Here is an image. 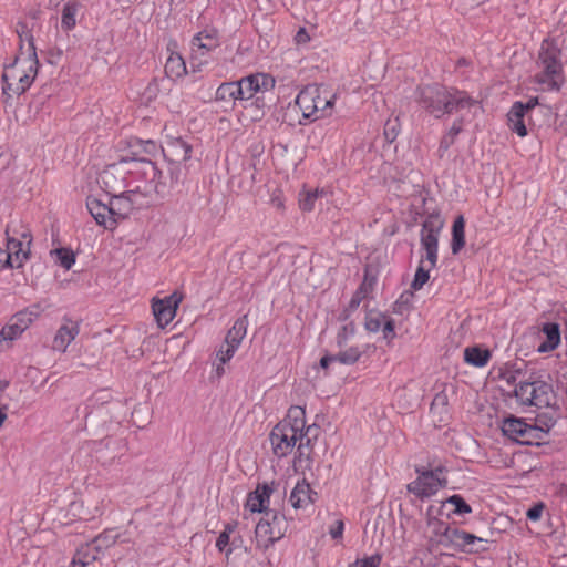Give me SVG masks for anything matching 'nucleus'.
Instances as JSON below:
<instances>
[{
    "instance_id": "nucleus-10",
    "label": "nucleus",
    "mask_w": 567,
    "mask_h": 567,
    "mask_svg": "<svg viewBox=\"0 0 567 567\" xmlns=\"http://www.w3.org/2000/svg\"><path fill=\"white\" fill-rule=\"evenodd\" d=\"M419 476L408 485V491L420 498L434 495L440 488L446 485V478L442 476L444 468L437 466L431 471L416 470Z\"/></svg>"
},
{
    "instance_id": "nucleus-43",
    "label": "nucleus",
    "mask_w": 567,
    "mask_h": 567,
    "mask_svg": "<svg viewBox=\"0 0 567 567\" xmlns=\"http://www.w3.org/2000/svg\"><path fill=\"white\" fill-rule=\"evenodd\" d=\"M381 564L380 555H372L362 559H357L349 567H379Z\"/></svg>"
},
{
    "instance_id": "nucleus-20",
    "label": "nucleus",
    "mask_w": 567,
    "mask_h": 567,
    "mask_svg": "<svg viewBox=\"0 0 567 567\" xmlns=\"http://www.w3.org/2000/svg\"><path fill=\"white\" fill-rule=\"evenodd\" d=\"M80 329L76 322L65 319L64 323L58 329L52 348L53 350L65 352L71 342L79 334Z\"/></svg>"
},
{
    "instance_id": "nucleus-54",
    "label": "nucleus",
    "mask_w": 567,
    "mask_h": 567,
    "mask_svg": "<svg viewBox=\"0 0 567 567\" xmlns=\"http://www.w3.org/2000/svg\"><path fill=\"white\" fill-rule=\"evenodd\" d=\"M236 527H237V522L227 524L221 533H227V535L230 536L234 533V530L236 529Z\"/></svg>"
},
{
    "instance_id": "nucleus-41",
    "label": "nucleus",
    "mask_w": 567,
    "mask_h": 567,
    "mask_svg": "<svg viewBox=\"0 0 567 567\" xmlns=\"http://www.w3.org/2000/svg\"><path fill=\"white\" fill-rule=\"evenodd\" d=\"M386 316L382 313H369L365 317V329L370 332H378L381 328L383 322L385 321Z\"/></svg>"
},
{
    "instance_id": "nucleus-25",
    "label": "nucleus",
    "mask_w": 567,
    "mask_h": 567,
    "mask_svg": "<svg viewBox=\"0 0 567 567\" xmlns=\"http://www.w3.org/2000/svg\"><path fill=\"white\" fill-rule=\"evenodd\" d=\"M164 151L165 155L169 156L173 162H185L190 158L192 146L177 137L168 141Z\"/></svg>"
},
{
    "instance_id": "nucleus-55",
    "label": "nucleus",
    "mask_w": 567,
    "mask_h": 567,
    "mask_svg": "<svg viewBox=\"0 0 567 567\" xmlns=\"http://www.w3.org/2000/svg\"><path fill=\"white\" fill-rule=\"evenodd\" d=\"M6 410H7V405L0 408V427L3 425V423L6 422V420L8 417Z\"/></svg>"
},
{
    "instance_id": "nucleus-45",
    "label": "nucleus",
    "mask_w": 567,
    "mask_h": 567,
    "mask_svg": "<svg viewBox=\"0 0 567 567\" xmlns=\"http://www.w3.org/2000/svg\"><path fill=\"white\" fill-rule=\"evenodd\" d=\"M367 293V289L364 287V285H362L358 290L357 292L353 295V297L351 298L350 302H349V308L350 309H357L361 302V300L364 298Z\"/></svg>"
},
{
    "instance_id": "nucleus-5",
    "label": "nucleus",
    "mask_w": 567,
    "mask_h": 567,
    "mask_svg": "<svg viewBox=\"0 0 567 567\" xmlns=\"http://www.w3.org/2000/svg\"><path fill=\"white\" fill-rule=\"evenodd\" d=\"M441 228L442 224L432 219H426L422 225L421 245L425 256L421 258L414 279L411 282V289L414 291L423 288L430 279V271L436 266Z\"/></svg>"
},
{
    "instance_id": "nucleus-6",
    "label": "nucleus",
    "mask_w": 567,
    "mask_h": 567,
    "mask_svg": "<svg viewBox=\"0 0 567 567\" xmlns=\"http://www.w3.org/2000/svg\"><path fill=\"white\" fill-rule=\"evenodd\" d=\"M336 102V94L317 84L307 85L296 97V105L300 109L303 118L316 121L331 114Z\"/></svg>"
},
{
    "instance_id": "nucleus-28",
    "label": "nucleus",
    "mask_w": 567,
    "mask_h": 567,
    "mask_svg": "<svg viewBox=\"0 0 567 567\" xmlns=\"http://www.w3.org/2000/svg\"><path fill=\"white\" fill-rule=\"evenodd\" d=\"M166 75L176 81L187 74V68L184 59L178 53H172L165 63Z\"/></svg>"
},
{
    "instance_id": "nucleus-49",
    "label": "nucleus",
    "mask_w": 567,
    "mask_h": 567,
    "mask_svg": "<svg viewBox=\"0 0 567 567\" xmlns=\"http://www.w3.org/2000/svg\"><path fill=\"white\" fill-rule=\"evenodd\" d=\"M542 513H543V505H535L527 511V517L530 520L536 522L540 518Z\"/></svg>"
},
{
    "instance_id": "nucleus-44",
    "label": "nucleus",
    "mask_w": 567,
    "mask_h": 567,
    "mask_svg": "<svg viewBox=\"0 0 567 567\" xmlns=\"http://www.w3.org/2000/svg\"><path fill=\"white\" fill-rule=\"evenodd\" d=\"M229 540L230 536L227 535V533H220L216 542V547L218 548L219 551H225L227 558L233 551L231 547L227 548V546L229 545Z\"/></svg>"
},
{
    "instance_id": "nucleus-58",
    "label": "nucleus",
    "mask_w": 567,
    "mask_h": 567,
    "mask_svg": "<svg viewBox=\"0 0 567 567\" xmlns=\"http://www.w3.org/2000/svg\"><path fill=\"white\" fill-rule=\"evenodd\" d=\"M62 1H63V0H49V4H50L51 7L56 8V7H59V6H60V3H61Z\"/></svg>"
},
{
    "instance_id": "nucleus-16",
    "label": "nucleus",
    "mask_w": 567,
    "mask_h": 567,
    "mask_svg": "<svg viewBox=\"0 0 567 567\" xmlns=\"http://www.w3.org/2000/svg\"><path fill=\"white\" fill-rule=\"evenodd\" d=\"M563 49L564 40L559 37L544 40L538 53L537 62H545V65L563 71Z\"/></svg>"
},
{
    "instance_id": "nucleus-52",
    "label": "nucleus",
    "mask_w": 567,
    "mask_h": 567,
    "mask_svg": "<svg viewBox=\"0 0 567 567\" xmlns=\"http://www.w3.org/2000/svg\"><path fill=\"white\" fill-rule=\"evenodd\" d=\"M332 362H338L336 354L334 355H324L320 360V367L322 369H327L329 367V364Z\"/></svg>"
},
{
    "instance_id": "nucleus-35",
    "label": "nucleus",
    "mask_w": 567,
    "mask_h": 567,
    "mask_svg": "<svg viewBox=\"0 0 567 567\" xmlns=\"http://www.w3.org/2000/svg\"><path fill=\"white\" fill-rule=\"evenodd\" d=\"M462 131V120H457L453 123L449 132L442 137L439 146V155L443 157L445 152L454 144L456 136Z\"/></svg>"
},
{
    "instance_id": "nucleus-34",
    "label": "nucleus",
    "mask_w": 567,
    "mask_h": 567,
    "mask_svg": "<svg viewBox=\"0 0 567 567\" xmlns=\"http://www.w3.org/2000/svg\"><path fill=\"white\" fill-rule=\"evenodd\" d=\"M491 358V352L478 347H468L464 350V359L474 367H484Z\"/></svg>"
},
{
    "instance_id": "nucleus-32",
    "label": "nucleus",
    "mask_w": 567,
    "mask_h": 567,
    "mask_svg": "<svg viewBox=\"0 0 567 567\" xmlns=\"http://www.w3.org/2000/svg\"><path fill=\"white\" fill-rule=\"evenodd\" d=\"M22 333L23 331L9 320L0 330V350H9L12 342L18 340Z\"/></svg>"
},
{
    "instance_id": "nucleus-19",
    "label": "nucleus",
    "mask_w": 567,
    "mask_h": 567,
    "mask_svg": "<svg viewBox=\"0 0 567 567\" xmlns=\"http://www.w3.org/2000/svg\"><path fill=\"white\" fill-rule=\"evenodd\" d=\"M243 100L251 99L259 91H267L275 85V80L268 74L257 73L239 81Z\"/></svg>"
},
{
    "instance_id": "nucleus-37",
    "label": "nucleus",
    "mask_w": 567,
    "mask_h": 567,
    "mask_svg": "<svg viewBox=\"0 0 567 567\" xmlns=\"http://www.w3.org/2000/svg\"><path fill=\"white\" fill-rule=\"evenodd\" d=\"M363 351L359 347H350L340 351L337 355L338 362L341 364L351 365L359 361Z\"/></svg>"
},
{
    "instance_id": "nucleus-26",
    "label": "nucleus",
    "mask_w": 567,
    "mask_h": 567,
    "mask_svg": "<svg viewBox=\"0 0 567 567\" xmlns=\"http://www.w3.org/2000/svg\"><path fill=\"white\" fill-rule=\"evenodd\" d=\"M546 340L538 346V352L545 353L555 350L560 343V329L556 322H547L543 326Z\"/></svg>"
},
{
    "instance_id": "nucleus-2",
    "label": "nucleus",
    "mask_w": 567,
    "mask_h": 567,
    "mask_svg": "<svg viewBox=\"0 0 567 567\" xmlns=\"http://www.w3.org/2000/svg\"><path fill=\"white\" fill-rule=\"evenodd\" d=\"M39 69L35 47L32 42L25 52L4 66L2 73V94L7 101L23 94L33 83Z\"/></svg>"
},
{
    "instance_id": "nucleus-7",
    "label": "nucleus",
    "mask_w": 567,
    "mask_h": 567,
    "mask_svg": "<svg viewBox=\"0 0 567 567\" xmlns=\"http://www.w3.org/2000/svg\"><path fill=\"white\" fill-rule=\"evenodd\" d=\"M514 392L523 405L548 406L553 398L551 385L534 374L525 381H519Z\"/></svg>"
},
{
    "instance_id": "nucleus-56",
    "label": "nucleus",
    "mask_w": 567,
    "mask_h": 567,
    "mask_svg": "<svg viewBox=\"0 0 567 567\" xmlns=\"http://www.w3.org/2000/svg\"><path fill=\"white\" fill-rule=\"evenodd\" d=\"M147 92H150L151 94H156L157 92V84L154 82V83H151L147 89H146Z\"/></svg>"
},
{
    "instance_id": "nucleus-48",
    "label": "nucleus",
    "mask_w": 567,
    "mask_h": 567,
    "mask_svg": "<svg viewBox=\"0 0 567 567\" xmlns=\"http://www.w3.org/2000/svg\"><path fill=\"white\" fill-rule=\"evenodd\" d=\"M4 267H16L14 264L11 260L10 254H8L6 250L0 249V270Z\"/></svg>"
},
{
    "instance_id": "nucleus-3",
    "label": "nucleus",
    "mask_w": 567,
    "mask_h": 567,
    "mask_svg": "<svg viewBox=\"0 0 567 567\" xmlns=\"http://www.w3.org/2000/svg\"><path fill=\"white\" fill-rule=\"evenodd\" d=\"M133 163L140 167V171L150 179L151 186L148 192L163 195L166 190L162 183V172L156 165L148 159L126 161L123 159L105 167L99 175L97 182L107 194L124 192L126 186L127 165Z\"/></svg>"
},
{
    "instance_id": "nucleus-17",
    "label": "nucleus",
    "mask_w": 567,
    "mask_h": 567,
    "mask_svg": "<svg viewBox=\"0 0 567 567\" xmlns=\"http://www.w3.org/2000/svg\"><path fill=\"white\" fill-rule=\"evenodd\" d=\"M535 83L542 91H559L565 82L563 71L545 65V62H537Z\"/></svg>"
},
{
    "instance_id": "nucleus-39",
    "label": "nucleus",
    "mask_w": 567,
    "mask_h": 567,
    "mask_svg": "<svg viewBox=\"0 0 567 567\" xmlns=\"http://www.w3.org/2000/svg\"><path fill=\"white\" fill-rule=\"evenodd\" d=\"M556 421L553 416L543 413L537 415L535 425H532V427H535L537 430V435H542V440L544 439V435L547 434L550 429L555 425Z\"/></svg>"
},
{
    "instance_id": "nucleus-14",
    "label": "nucleus",
    "mask_w": 567,
    "mask_h": 567,
    "mask_svg": "<svg viewBox=\"0 0 567 567\" xmlns=\"http://www.w3.org/2000/svg\"><path fill=\"white\" fill-rule=\"evenodd\" d=\"M110 195L112 198L110 199L109 204L111 209V218L114 223V226L120 220L126 218L136 205L141 204L137 199V193L133 190L120 192Z\"/></svg>"
},
{
    "instance_id": "nucleus-31",
    "label": "nucleus",
    "mask_w": 567,
    "mask_h": 567,
    "mask_svg": "<svg viewBox=\"0 0 567 567\" xmlns=\"http://www.w3.org/2000/svg\"><path fill=\"white\" fill-rule=\"evenodd\" d=\"M99 557L100 555L95 553V549L90 544H86L76 550L70 567H89Z\"/></svg>"
},
{
    "instance_id": "nucleus-57",
    "label": "nucleus",
    "mask_w": 567,
    "mask_h": 567,
    "mask_svg": "<svg viewBox=\"0 0 567 567\" xmlns=\"http://www.w3.org/2000/svg\"><path fill=\"white\" fill-rule=\"evenodd\" d=\"M504 379L506 380V382L508 384H515L516 379H515V377L513 374L504 375Z\"/></svg>"
},
{
    "instance_id": "nucleus-11",
    "label": "nucleus",
    "mask_w": 567,
    "mask_h": 567,
    "mask_svg": "<svg viewBox=\"0 0 567 567\" xmlns=\"http://www.w3.org/2000/svg\"><path fill=\"white\" fill-rule=\"evenodd\" d=\"M219 42L215 30L199 32L192 41L190 72L197 73L207 64L206 55L218 48Z\"/></svg>"
},
{
    "instance_id": "nucleus-50",
    "label": "nucleus",
    "mask_w": 567,
    "mask_h": 567,
    "mask_svg": "<svg viewBox=\"0 0 567 567\" xmlns=\"http://www.w3.org/2000/svg\"><path fill=\"white\" fill-rule=\"evenodd\" d=\"M537 104L538 97H532L526 103H523V106L525 107V113H527L530 116L532 111L535 109Z\"/></svg>"
},
{
    "instance_id": "nucleus-27",
    "label": "nucleus",
    "mask_w": 567,
    "mask_h": 567,
    "mask_svg": "<svg viewBox=\"0 0 567 567\" xmlns=\"http://www.w3.org/2000/svg\"><path fill=\"white\" fill-rule=\"evenodd\" d=\"M40 306L33 305L18 311L9 320L24 332L40 317Z\"/></svg>"
},
{
    "instance_id": "nucleus-30",
    "label": "nucleus",
    "mask_w": 567,
    "mask_h": 567,
    "mask_svg": "<svg viewBox=\"0 0 567 567\" xmlns=\"http://www.w3.org/2000/svg\"><path fill=\"white\" fill-rule=\"evenodd\" d=\"M465 246V219L463 215H458L452 226V244L451 249L454 255Z\"/></svg>"
},
{
    "instance_id": "nucleus-4",
    "label": "nucleus",
    "mask_w": 567,
    "mask_h": 567,
    "mask_svg": "<svg viewBox=\"0 0 567 567\" xmlns=\"http://www.w3.org/2000/svg\"><path fill=\"white\" fill-rule=\"evenodd\" d=\"M417 94L420 105L436 118L465 109H478L477 102L465 92L449 90L437 84L421 86Z\"/></svg>"
},
{
    "instance_id": "nucleus-23",
    "label": "nucleus",
    "mask_w": 567,
    "mask_h": 567,
    "mask_svg": "<svg viewBox=\"0 0 567 567\" xmlns=\"http://www.w3.org/2000/svg\"><path fill=\"white\" fill-rule=\"evenodd\" d=\"M272 493V488L269 485H262V487H257V489L248 495L246 501V508L251 513H262L267 511V504L269 502L270 494Z\"/></svg>"
},
{
    "instance_id": "nucleus-18",
    "label": "nucleus",
    "mask_w": 567,
    "mask_h": 567,
    "mask_svg": "<svg viewBox=\"0 0 567 567\" xmlns=\"http://www.w3.org/2000/svg\"><path fill=\"white\" fill-rule=\"evenodd\" d=\"M10 228L6 230L7 235V249L10 254L11 260L17 268L21 267L22 264L28 259L30 252L31 236L27 233L21 234V239L11 237L9 235Z\"/></svg>"
},
{
    "instance_id": "nucleus-60",
    "label": "nucleus",
    "mask_w": 567,
    "mask_h": 567,
    "mask_svg": "<svg viewBox=\"0 0 567 567\" xmlns=\"http://www.w3.org/2000/svg\"><path fill=\"white\" fill-rule=\"evenodd\" d=\"M172 178H174L175 181L178 179V175L177 174H174V172H172Z\"/></svg>"
},
{
    "instance_id": "nucleus-15",
    "label": "nucleus",
    "mask_w": 567,
    "mask_h": 567,
    "mask_svg": "<svg viewBox=\"0 0 567 567\" xmlns=\"http://www.w3.org/2000/svg\"><path fill=\"white\" fill-rule=\"evenodd\" d=\"M183 296L174 292L164 299H154L152 303L153 315L159 328H165L175 318L176 310Z\"/></svg>"
},
{
    "instance_id": "nucleus-38",
    "label": "nucleus",
    "mask_w": 567,
    "mask_h": 567,
    "mask_svg": "<svg viewBox=\"0 0 567 567\" xmlns=\"http://www.w3.org/2000/svg\"><path fill=\"white\" fill-rule=\"evenodd\" d=\"M51 255L56 257V261L61 267L69 270L75 262V255L71 249L68 248H58L51 250Z\"/></svg>"
},
{
    "instance_id": "nucleus-47",
    "label": "nucleus",
    "mask_w": 567,
    "mask_h": 567,
    "mask_svg": "<svg viewBox=\"0 0 567 567\" xmlns=\"http://www.w3.org/2000/svg\"><path fill=\"white\" fill-rule=\"evenodd\" d=\"M343 529H344V524L342 520L339 519V520H336L334 524L330 527L329 534L334 539L341 538Z\"/></svg>"
},
{
    "instance_id": "nucleus-40",
    "label": "nucleus",
    "mask_w": 567,
    "mask_h": 567,
    "mask_svg": "<svg viewBox=\"0 0 567 567\" xmlns=\"http://www.w3.org/2000/svg\"><path fill=\"white\" fill-rule=\"evenodd\" d=\"M323 194V190L315 189L306 192L300 196L299 206L303 212H311L315 208L316 200Z\"/></svg>"
},
{
    "instance_id": "nucleus-22",
    "label": "nucleus",
    "mask_w": 567,
    "mask_h": 567,
    "mask_svg": "<svg viewBox=\"0 0 567 567\" xmlns=\"http://www.w3.org/2000/svg\"><path fill=\"white\" fill-rule=\"evenodd\" d=\"M86 207L99 225L104 226L107 229L114 228V223L111 218L110 204H104L100 199L89 197L86 199Z\"/></svg>"
},
{
    "instance_id": "nucleus-8",
    "label": "nucleus",
    "mask_w": 567,
    "mask_h": 567,
    "mask_svg": "<svg viewBox=\"0 0 567 567\" xmlns=\"http://www.w3.org/2000/svg\"><path fill=\"white\" fill-rule=\"evenodd\" d=\"M288 523L284 515L277 512H266L255 529L257 547L268 549L275 542L281 539L287 532Z\"/></svg>"
},
{
    "instance_id": "nucleus-1",
    "label": "nucleus",
    "mask_w": 567,
    "mask_h": 567,
    "mask_svg": "<svg viewBox=\"0 0 567 567\" xmlns=\"http://www.w3.org/2000/svg\"><path fill=\"white\" fill-rule=\"evenodd\" d=\"M317 432L315 425L306 426V412L301 406H291L287 416L280 421L270 433L274 454L278 457L287 456L297 446L299 457L309 458L311 434Z\"/></svg>"
},
{
    "instance_id": "nucleus-13",
    "label": "nucleus",
    "mask_w": 567,
    "mask_h": 567,
    "mask_svg": "<svg viewBox=\"0 0 567 567\" xmlns=\"http://www.w3.org/2000/svg\"><path fill=\"white\" fill-rule=\"evenodd\" d=\"M502 432L511 440L523 444H533L534 441L542 440V435H537V430L525 423L522 419L507 417L503 421Z\"/></svg>"
},
{
    "instance_id": "nucleus-42",
    "label": "nucleus",
    "mask_w": 567,
    "mask_h": 567,
    "mask_svg": "<svg viewBox=\"0 0 567 567\" xmlns=\"http://www.w3.org/2000/svg\"><path fill=\"white\" fill-rule=\"evenodd\" d=\"M446 503L455 506L454 512L456 514H470L472 508L460 495H452L446 499Z\"/></svg>"
},
{
    "instance_id": "nucleus-33",
    "label": "nucleus",
    "mask_w": 567,
    "mask_h": 567,
    "mask_svg": "<svg viewBox=\"0 0 567 567\" xmlns=\"http://www.w3.org/2000/svg\"><path fill=\"white\" fill-rule=\"evenodd\" d=\"M216 100L225 102L231 100H243V93L239 81L227 82L219 85V87L216 91Z\"/></svg>"
},
{
    "instance_id": "nucleus-46",
    "label": "nucleus",
    "mask_w": 567,
    "mask_h": 567,
    "mask_svg": "<svg viewBox=\"0 0 567 567\" xmlns=\"http://www.w3.org/2000/svg\"><path fill=\"white\" fill-rule=\"evenodd\" d=\"M382 332L384 339L392 340L395 337L394 332V321L386 317L385 321L382 324Z\"/></svg>"
},
{
    "instance_id": "nucleus-51",
    "label": "nucleus",
    "mask_w": 567,
    "mask_h": 567,
    "mask_svg": "<svg viewBox=\"0 0 567 567\" xmlns=\"http://www.w3.org/2000/svg\"><path fill=\"white\" fill-rule=\"evenodd\" d=\"M447 403V396L445 393L441 392V393H437L432 402V406H435V405H446Z\"/></svg>"
},
{
    "instance_id": "nucleus-29",
    "label": "nucleus",
    "mask_w": 567,
    "mask_h": 567,
    "mask_svg": "<svg viewBox=\"0 0 567 567\" xmlns=\"http://www.w3.org/2000/svg\"><path fill=\"white\" fill-rule=\"evenodd\" d=\"M81 8V4L76 0L68 1L63 9L61 16V28L64 31H71L76 25V14Z\"/></svg>"
},
{
    "instance_id": "nucleus-12",
    "label": "nucleus",
    "mask_w": 567,
    "mask_h": 567,
    "mask_svg": "<svg viewBox=\"0 0 567 567\" xmlns=\"http://www.w3.org/2000/svg\"><path fill=\"white\" fill-rule=\"evenodd\" d=\"M436 533H440V543L442 544H452L457 548H461L463 550L470 549V546L474 545L476 542L482 543L486 542L485 539L477 537L471 533L457 529V528H451L446 526L445 524L434 522L433 524Z\"/></svg>"
},
{
    "instance_id": "nucleus-59",
    "label": "nucleus",
    "mask_w": 567,
    "mask_h": 567,
    "mask_svg": "<svg viewBox=\"0 0 567 567\" xmlns=\"http://www.w3.org/2000/svg\"><path fill=\"white\" fill-rule=\"evenodd\" d=\"M8 386L7 381H0V390H4Z\"/></svg>"
},
{
    "instance_id": "nucleus-21",
    "label": "nucleus",
    "mask_w": 567,
    "mask_h": 567,
    "mask_svg": "<svg viewBox=\"0 0 567 567\" xmlns=\"http://www.w3.org/2000/svg\"><path fill=\"white\" fill-rule=\"evenodd\" d=\"M524 109L522 102H515L507 113L508 127L520 137L527 135L526 118L530 120V116L525 113Z\"/></svg>"
},
{
    "instance_id": "nucleus-36",
    "label": "nucleus",
    "mask_w": 567,
    "mask_h": 567,
    "mask_svg": "<svg viewBox=\"0 0 567 567\" xmlns=\"http://www.w3.org/2000/svg\"><path fill=\"white\" fill-rule=\"evenodd\" d=\"M116 542V535L113 533L106 532L99 536H96L90 545L95 549V553L100 556L109 547L113 546Z\"/></svg>"
},
{
    "instance_id": "nucleus-53",
    "label": "nucleus",
    "mask_w": 567,
    "mask_h": 567,
    "mask_svg": "<svg viewBox=\"0 0 567 567\" xmlns=\"http://www.w3.org/2000/svg\"><path fill=\"white\" fill-rule=\"evenodd\" d=\"M309 39H310V38H309V35H308L307 31H306L303 28H301V29L297 32V34H296V41H297L298 43H306V42H308V41H309Z\"/></svg>"
},
{
    "instance_id": "nucleus-9",
    "label": "nucleus",
    "mask_w": 567,
    "mask_h": 567,
    "mask_svg": "<svg viewBox=\"0 0 567 567\" xmlns=\"http://www.w3.org/2000/svg\"><path fill=\"white\" fill-rule=\"evenodd\" d=\"M248 320L247 316L238 318L234 326L226 334L225 341L220 344L216 357L220 364L216 367L217 377H221L225 372L224 364L227 363L239 348L243 339L247 333Z\"/></svg>"
},
{
    "instance_id": "nucleus-24",
    "label": "nucleus",
    "mask_w": 567,
    "mask_h": 567,
    "mask_svg": "<svg viewBox=\"0 0 567 567\" xmlns=\"http://www.w3.org/2000/svg\"><path fill=\"white\" fill-rule=\"evenodd\" d=\"M313 493L310 485L303 480L298 482L290 493L289 501L293 508H303L313 503Z\"/></svg>"
}]
</instances>
